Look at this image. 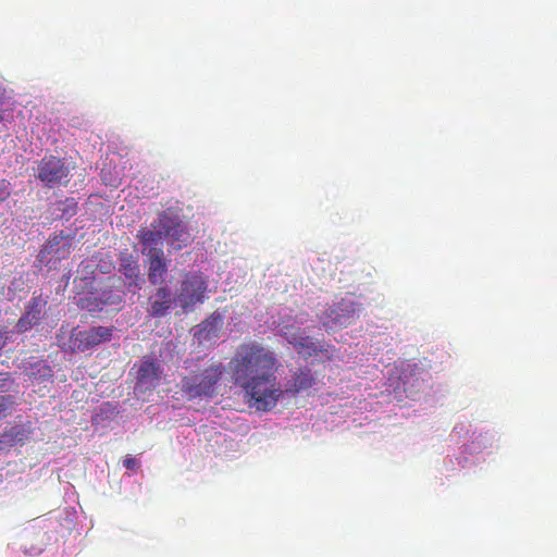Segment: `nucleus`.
I'll list each match as a JSON object with an SVG mask.
<instances>
[{"instance_id": "obj_1", "label": "nucleus", "mask_w": 557, "mask_h": 557, "mask_svg": "<svg viewBox=\"0 0 557 557\" xmlns=\"http://www.w3.org/2000/svg\"><path fill=\"white\" fill-rule=\"evenodd\" d=\"M233 383L259 411H270L283 396L276 373L282 367L276 352L262 343L240 344L230 361Z\"/></svg>"}, {"instance_id": "obj_2", "label": "nucleus", "mask_w": 557, "mask_h": 557, "mask_svg": "<svg viewBox=\"0 0 557 557\" xmlns=\"http://www.w3.org/2000/svg\"><path fill=\"white\" fill-rule=\"evenodd\" d=\"M188 373L181 380V391L189 398H212L218 395L219 386L225 374V366L213 358L198 357L185 361Z\"/></svg>"}, {"instance_id": "obj_3", "label": "nucleus", "mask_w": 557, "mask_h": 557, "mask_svg": "<svg viewBox=\"0 0 557 557\" xmlns=\"http://www.w3.org/2000/svg\"><path fill=\"white\" fill-rule=\"evenodd\" d=\"M208 281L200 271H189L183 275L175 293V301L183 311L193 310L197 304H202L207 297Z\"/></svg>"}, {"instance_id": "obj_4", "label": "nucleus", "mask_w": 557, "mask_h": 557, "mask_svg": "<svg viewBox=\"0 0 557 557\" xmlns=\"http://www.w3.org/2000/svg\"><path fill=\"white\" fill-rule=\"evenodd\" d=\"M113 327L91 326L87 330L77 327L71 331L66 348L71 352H84L102 343L110 342L113 335Z\"/></svg>"}, {"instance_id": "obj_5", "label": "nucleus", "mask_w": 557, "mask_h": 557, "mask_svg": "<svg viewBox=\"0 0 557 557\" xmlns=\"http://www.w3.org/2000/svg\"><path fill=\"white\" fill-rule=\"evenodd\" d=\"M359 304L343 298L338 302L329 306L319 315V319L326 330H334L351 325L359 318Z\"/></svg>"}, {"instance_id": "obj_6", "label": "nucleus", "mask_w": 557, "mask_h": 557, "mask_svg": "<svg viewBox=\"0 0 557 557\" xmlns=\"http://www.w3.org/2000/svg\"><path fill=\"white\" fill-rule=\"evenodd\" d=\"M72 251V238L60 234H53L40 249L37 260L49 270L57 269L62 260L70 257Z\"/></svg>"}, {"instance_id": "obj_7", "label": "nucleus", "mask_w": 557, "mask_h": 557, "mask_svg": "<svg viewBox=\"0 0 557 557\" xmlns=\"http://www.w3.org/2000/svg\"><path fill=\"white\" fill-rule=\"evenodd\" d=\"M69 168L62 159L54 156L42 158L37 165V177L49 188L59 184H66Z\"/></svg>"}, {"instance_id": "obj_8", "label": "nucleus", "mask_w": 557, "mask_h": 557, "mask_svg": "<svg viewBox=\"0 0 557 557\" xmlns=\"http://www.w3.org/2000/svg\"><path fill=\"white\" fill-rule=\"evenodd\" d=\"M280 333L281 336L284 337L287 343L290 344L295 350L306 359L317 356L322 351L320 342L305 335V333L297 326L284 325Z\"/></svg>"}, {"instance_id": "obj_9", "label": "nucleus", "mask_w": 557, "mask_h": 557, "mask_svg": "<svg viewBox=\"0 0 557 557\" xmlns=\"http://www.w3.org/2000/svg\"><path fill=\"white\" fill-rule=\"evenodd\" d=\"M162 373V368L157 360L144 357L137 366L135 389L139 392L153 391L160 384Z\"/></svg>"}, {"instance_id": "obj_10", "label": "nucleus", "mask_w": 557, "mask_h": 557, "mask_svg": "<svg viewBox=\"0 0 557 557\" xmlns=\"http://www.w3.org/2000/svg\"><path fill=\"white\" fill-rule=\"evenodd\" d=\"M163 236L174 250H181L190 243V234L177 219L164 216L160 220Z\"/></svg>"}, {"instance_id": "obj_11", "label": "nucleus", "mask_w": 557, "mask_h": 557, "mask_svg": "<svg viewBox=\"0 0 557 557\" xmlns=\"http://www.w3.org/2000/svg\"><path fill=\"white\" fill-rule=\"evenodd\" d=\"M48 301L42 295L34 294L26 306L25 313L17 321L16 327L20 332H26L39 324Z\"/></svg>"}, {"instance_id": "obj_12", "label": "nucleus", "mask_w": 557, "mask_h": 557, "mask_svg": "<svg viewBox=\"0 0 557 557\" xmlns=\"http://www.w3.org/2000/svg\"><path fill=\"white\" fill-rule=\"evenodd\" d=\"M136 238L139 240V244L141 245V255L146 257H151L164 252L162 247V231L141 227L140 230H138Z\"/></svg>"}, {"instance_id": "obj_13", "label": "nucleus", "mask_w": 557, "mask_h": 557, "mask_svg": "<svg viewBox=\"0 0 557 557\" xmlns=\"http://www.w3.org/2000/svg\"><path fill=\"white\" fill-rule=\"evenodd\" d=\"M317 382V377L308 367L298 368L293 371L290 377L285 384L287 394L297 395L311 388Z\"/></svg>"}, {"instance_id": "obj_14", "label": "nucleus", "mask_w": 557, "mask_h": 557, "mask_svg": "<svg viewBox=\"0 0 557 557\" xmlns=\"http://www.w3.org/2000/svg\"><path fill=\"white\" fill-rule=\"evenodd\" d=\"M119 272L124 275L128 287H140L143 282L140 267L136 257L126 251L119 257Z\"/></svg>"}, {"instance_id": "obj_15", "label": "nucleus", "mask_w": 557, "mask_h": 557, "mask_svg": "<svg viewBox=\"0 0 557 557\" xmlns=\"http://www.w3.org/2000/svg\"><path fill=\"white\" fill-rule=\"evenodd\" d=\"M175 297L172 298L171 292L166 286H159L156 293L149 298V313L152 317H164L171 309Z\"/></svg>"}, {"instance_id": "obj_16", "label": "nucleus", "mask_w": 557, "mask_h": 557, "mask_svg": "<svg viewBox=\"0 0 557 557\" xmlns=\"http://www.w3.org/2000/svg\"><path fill=\"white\" fill-rule=\"evenodd\" d=\"M169 260L164 252L156 256L147 257L148 281L151 285H162L168 272Z\"/></svg>"}, {"instance_id": "obj_17", "label": "nucleus", "mask_w": 557, "mask_h": 557, "mask_svg": "<svg viewBox=\"0 0 557 557\" xmlns=\"http://www.w3.org/2000/svg\"><path fill=\"white\" fill-rule=\"evenodd\" d=\"M221 320L222 319L220 314H211L197 326L194 336L198 339L199 343L214 341L219 337Z\"/></svg>"}, {"instance_id": "obj_18", "label": "nucleus", "mask_w": 557, "mask_h": 557, "mask_svg": "<svg viewBox=\"0 0 557 557\" xmlns=\"http://www.w3.org/2000/svg\"><path fill=\"white\" fill-rule=\"evenodd\" d=\"M26 373L29 377L39 381H46L53 375L51 367L45 360H38L30 363L29 367L26 368Z\"/></svg>"}, {"instance_id": "obj_19", "label": "nucleus", "mask_w": 557, "mask_h": 557, "mask_svg": "<svg viewBox=\"0 0 557 557\" xmlns=\"http://www.w3.org/2000/svg\"><path fill=\"white\" fill-rule=\"evenodd\" d=\"M100 301L101 308L109 305H120L122 302V297L117 294H114L112 290H102L100 296L98 297Z\"/></svg>"}, {"instance_id": "obj_20", "label": "nucleus", "mask_w": 557, "mask_h": 557, "mask_svg": "<svg viewBox=\"0 0 557 557\" xmlns=\"http://www.w3.org/2000/svg\"><path fill=\"white\" fill-rule=\"evenodd\" d=\"M79 306L82 309H86L89 312L101 311V305L98 297H84L79 299Z\"/></svg>"}, {"instance_id": "obj_21", "label": "nucleus", "mask_w": 557, "mask_h": 557, "mask_svg": "<svg viewBox=\"0 0 557 557\" xmlns=\"http://www.w3.org/2000/svg\"><path fill=\"white\" fill-rule=\"evenodd\" d=\"M11 195L10 183L0 181V203L7 200Z\"/></svg>"}, {"instance_id": "obj_22", "label": "nucleus", "mask_w": 557, "mask_h": 557, "mask_svg": "<svg viewBox=\"0 0 557 557\" xmlns=\"http://www.w3.org/2000/svg\"><path fill=\"white\" fill-rule=\"evenodd\" d=\"M123 466L128 470H135L139 467V462L135 457L126 456L123 460Z\"/></svg>"}, {"instance_id": "obj_23", "label": "nucleus", "mask_w": 557, "mask_h": 557, "mask_svg": "<svg viewBox=\"0 0 557 557\" xmlns=\"http://www.w3.org/2000/svg\"><path fill=\"white\" fill-rule=\"evenodd\" d=\"M11 405V396H0V414L4 413Z\"/></svg>"}, {"instance_id": "obj_24", "label": "nucleus", "mask_w": 557, "mask_h": 557, "mask_svg": "<svg viewBox=\"0 0 557 557\" xmlns=\"http://www.w3.org/2000/svg\"><path fill=\"white\" fill-rule=\"evenodd\" d=\"M7 343V332L0 331V350L4 347Z\"/></svg>"}, {"instance_id": "obj_25", "label": "nucleus", "mask_w": 557, "mask_h": 557, "mask_svg": "<svg viewBox=\"0 0 557 557\" xmlns=\"http://www.w3.org/2000/svg\"><path fill=\"white\" fill-rule=\"evenodd\" d=\"M7 381H8V374L7 373H0V388L5 385Z\"/></svg>"}]
</instances>
